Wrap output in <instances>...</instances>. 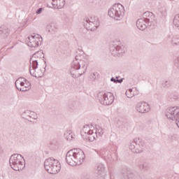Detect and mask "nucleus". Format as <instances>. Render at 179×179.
I'll use <instances>...</instances> for the list:
<instances>
[{
  "label": "nucleus",
  "mask_w": 179,
  "mask_h": 179,
  "mask_svg": "<svg viewBox=\"0 0 179 179\" xmlns=\"http://www.w3.org/2000/svg\"><path fill=\"white\" fill-rule=\"evenodd\" d=\"M129 149L133 153H142L145 149V143L142 139L136 138L130 143Z\"/></svg>",
  "instance_id": "7"
},
{
  "label": "nucleus",
  "mask_w": 179,
  "mask_h": 179,
  "mask_svg": "<svg viewBox=\"0 0 179 179\" xmlns=\"http://www.w3.org/2000/svg\"><path fill=\"white\" fill-rule=\"evenodd\" d=\"M127 178L128 179H138L139 178V176H135V174L134 173H129L128 176H127Z\"/></svg>",
  "instance_id": "35"
},
{
  "label": "nucleus",
  "mask_w": 179,
  "mask_h": 179,
  "mask_svg": "<svg viewBox=\"0 0 179 179\" xmlns=\"http://www.w3.org/2000/svg\"><path fill=\"white\" fill-rule=\"evenodd\" d=\"M24 162V159L19 154H14L10 157V166L15 171H20L24 169V162Z\"/></svg>",
  "instance_id": "4"
},
{
  "label": "nucleus",
  "mask_w": 179,
  "mask_h": 179,
  "mask_svg": "<svg viewBox=\"0 0 179 179\" xmlns=\"http://www.w3.org/2000/svg\"><path fill=\"white\" fill-rule=\"evenodd\" d=\"M99 26H100V22L97 21H95V22H84L85 29L91 31H94Z\"/></svg>",
  "instance_id": "19"
},
{
  "label": "nucleus",
  "mask_w": 179,
  "mask_h": 179,
  "mask_svg": "<svg viewBox=\"0 0 179 179\" xmlns=\"http://www.w3.org/2000/svg\"><path fill=\"white\" fill-rule=\"evenodd\" d=\"M46 29L48 30L49 33L54 34L58 31V25L54 22H52L47 25Z\"/></svg>",
  "instance_id": "21"
},
{
  "label": "nucleus",
  "mask_w": 179,
  "mask_h": 179,
  "mask_svg": "<svg viewBox=\"0 0 179 179\" xmlns=\"http://www.w3.org/2000/svg\"><path fill=\"white\" fill-rule=\"evenodd\" d=\"M22 117L24 120H27L28 121H30V122H31V120L30 119L37 120V117H36L37 115H36V113L31 112L29 110H25L24 112H23L22 114Z\"/></svg>",
  "instance_id": "18"
},
{
  "label": "nucleus",
  "mask_w": 179,
  "mask_h": 179,
  "mask_svg": "<svg viewBox=\"0 0 179 179\" xmlns=\"http://www.w3.org/2000/svg\"><path fill=\"white\" fill-rule=\"evenodd\" d=\"M110 82H113L114 83H118V77H116V78L112 77L110 78Z\"/></svg>",
  "instance_id": "38"
},
{
  "label": "nucleus",
  "mask_w": 179,
  "mask_h": 179,
  "mask_svg": "<svg viewBox=\"0 0 179 179\" xmlns=\"http://www.w3.org/2000/svg\"><path fill=\"white\" fill-rule=\"evenodd\" d=\"M45 64H47V62H45Z\"/></svg>",
  "instance_id": "44"
},
{
  "label": "nucleus",
  "mask_w": 179,
  "mask_h": 179,
  "mask_svg": "<svg viewBox=\"0 0 179 179\" xmlns=\"http://www.w3.org/2000/svg\"><path fill=\"white\" fill-rule=\"evenodd\" d=\"M170 99L173 100H178L179 96L178 94H172L169 96Z\"/></svg>",
  "instance_id": "34"
},
{
  "label": "nucleus",
  "mask_w": 179,
  "mask_h": 179,
  "mask_svg": "<svg viewBox=\"0 0 179 179\" xmlns=\"http://www.w3.org/2000/svg\"><path fill=\"white\" fill-rule=\"evenodd\" d=\"M52 5L55 8V6L58 7V0H52Z\"/></svg>",
  "instance_id": "37"
},
{
  "label": "nucleus",
  "mask_w": 179,
  "mask_h": 179,
  "mask_svg": "<svg viewBox=\"0 0 179 179\" xmlns=\"http://www.w3.org/2000/svg\"><path fill=\"white\" fill-rule=\"evenodd\" d=\"M169 38L171 37V35H169Z\"/></svg>",
  "instance_id": "43"
},
{
  "label": "nucleus",
  "mask_w": 179,
  "mask_h": 179,
  "mask_svg": "<svg viewBox=\"0 0 179 179\" xmlns=\"http://www.w3.org/2000/svg\"><path fill=\"white\" fill-rule=\"evenodd\" d=\"M65 6V0H57V8L61 9Z\"/></svg>",
  "instance_id": "31"
},
{
  "label": "nucleus",
  "mask_w": 179,
  "mask_h": 179,
  "mask_svg": "<svg viewBox=\"0 0 179 179\" xmlns=\"http://www.w3.org/2000/svg\"><path fill=\"white\" fill-rule=\"evenodd\" d=\"M10 33L9 32V29L5 25L0 27V36L3 38H6Z\"/></svg>",
  "instance_id": "22"
},
{
  "label": "nucleus",
  "mask_w": 179,
  "mask_h": 179,
  "mask_svg": "<svg viewBox=\"0 0 179 179\" xmlns=\"http://www.w3.org/2000/svg\"><path fill=\"white\" fill-rule=\"evenodd\" d=\"M78 54L76 55L75 59L71 63V69L70 71L71 78L76 79L83 75L87 69V58L83 56V51L79 50Z\"/></svg>",
  "instance_id": "1"
},
{
  "label": "nucleus",
  "mask_w": 179,
  "mask_h": 179,
  "mask_svg": "<svg viewBox=\"0 0 179 179\" xmlns=\"http://www.w3.org/2000/svg\"><path fill=\"white\" fill-rule=\"evenodd\" d=\"M96 173L97 174L100 175L101 174V173H103L104 171V165L101 164H98L97 166V168H96Z\"/></svg>",
  "instance_id": "28"
},
{
  "label": "nucleus",
  "mask_w": 179,
  "mask_h": 179,
  "mask_svg": "<svg viewBox=\"0 0 179 179\" xmlns=\"http://www.w3.org/2000/svg\"><path fill=\"white\" fill-rule=\"evenodd\" d=\"M64 138L66 141H71L73 140V132L72 130H66L64 132Z\"/></svg>",
  "instance_id": "24"
},
{
  "label": "nucleus",
  "mask_w": 179,
  "mask_h": 179,
  "mask_svg": "<svg viewBox=\"0 0 179 179\" xmlns=\"http://www.w3.org/2000/svg\"><path fill=\"white\" fill-rule=\"evenodd\" d=\"M97 99L103 106H110L114 103V94L111 92H101L97 94Z\"/></svg>",
  "instance_id": "6"
},
{
  "label": "nucleus",
  "mask_w": 179,
  "mask_h": 179,
  "mask_svg": "<svg viewBox=\"0 0 179 179\" xmlns=\"http://www.w3.org/2000/svg\"><path fill=\"white\" fill-rule=\"evenodd\" d=\"M169 1H173V0H169Z\"/></svg>",
  "instance_id": "46"
},
{
  "label": "nucleus",
  "mask_w": 179,
  "mask_h": 179,
  "mask_svg": "<svg viewBox=\"0 0 179 179\" xmlns=\"http://www.w3.org/2000/svg\"><path fill=\"white\" fill-rule=\"evenodd\" d=\"M34 58H37L38 59H41V58H44V54L41 52H37L33 55Z\"/></svg>",
  "instance_id": "29"
},
{
  "label": "nucleus",
  "mask_w": 179,
  "mask_h": 179,
  "mask_svg": "<svg viewBox=\"0 0 179 179\" xmlns=\"http://www.w3.org/2000/svg\"><path fill=\"white\" fill-rule=\"evenodd\" d=\"M66 162L69 166L76 165V157L75 155V148L69 150L66 155Z\"/></svg>",
  "instance_id": "11"
},
{
  "label": "nucleus",
  "mask_w": 179,
  "mask_h": 179,
  "mask_svg": "<svg viewBox=\"0 0 179 179\" xmlns=\"http://www.w3.org/2000/svg\"><path fill=\"white\" fill-rule=\"evenodd\" d=\"M172 45H179V35H174L171 41Z\"/></svg>",
  "instance_id": "27"
},
{
  "label": "nucleus",
  "mask_w": 179,
  "mask_h": 179,
  "mask_svg": "<svg viewBox=\"0 0 179 179\" xmlns=\"http://www.w3.org/2000/svg\"><path fill=\"white\" fill-rule=\"evenodd\" d=\"M166 116L169 120L176 121L177 127L179 128V108L177 106L169 107L166 110Z\"/></svg>",
  "instance_id": "8"
},
{
  "label": "nucleus",
  "mask_w": 179,
  "mask_h": 179,
  "mask_svg": "<svg viewBox=\"0 0 179 179\" xmlns=\"http://www.w3.org/2000/svg\"><path fill=\"white\" fill-rule=\"evenodd\" d=\"M148 26H150L145 18H140L136 21V27L139 30H145L147 29Z\"/></svg>",
  "instance_id": "20"
},
{
  "label": "nucleus",
  "mask_w": 179,
  "mask_h": 179,
  "mask_svg": "<svg viewBox=\"0 0 179 179\" xmlns=\"http://www.w3.org/2000/svg\"><path fill=\"white\" fill-rule=\"evenodd\" d=\"M126 96L128 99H132L134 97V94H132V89H129V90L126 91Z\"/></svg>",
  "instance_id": "33"
},
{
  "label": "nucleus",
  "mask_w": 179,
  "mask_h": 179,
  "mask_svg": "<svg viewBox=\"0 0 179 179\" xmlns=\"http://www.w3.org/2000/svg\"><path fill=\"white\" fill-rule=\"evenodd\" d=\"M45 170L50 174H57L61 170L59 162L54 159V157L48 158L44 162Z\"/></svg>",
  "instance_id": "3"
},
{
  "label": "nucleus",
  "mask_w": 179,
  "mask_h": 179,
  "mask_svg": "<svg viewBox=\"0 0 179 179\" xmlns=\"http://www.w3.org/2000/svg\"><path fill=\"white\" fill-rule=\"evenodd\" d=\"M24 82L27 83V80L23 77H20L16 80L15 85L19 92H27V89L24 88Z\"/></svg>",
  "instance_id": "14"
},
{
  "label": "nucleus",
  "mask_w": 179,
  "mask_h": 179,
  "mask_svg": "<svg viewBox=\"0 0 179 179\" xmlns=\"http://www.w3.org/2000/svg\"><path fill=\"white\" fill-rule=\"evenodd\" d=\"M43 43V37L39 34H34L27 38V44L28 47L36 48Z\"/></svg>",
  "instance_id": "9"
},
{
  "label": "nucleus",
  "mask_w": 179,
  "mask_h": 179,
  "mask_svg": "<svg viewBox=\"0 0 179 179\" xmlns=\"http://www.w3.org/2000/svg\"><path fill=\"white\" fill-rule=\"evenodd\" d=\"M31 69L29 68V72L31 76H34V78H43L44 76V72H45V68H43V69Z\"/></svg>",
  "instance_id": "16"
},
{
  "label": "nucleus",
  "mask_w": 179,
  "mask_h": 179,
  "mask_svg": "<svg viewBox=\"0 0 179 179\" xmlns=\"http://www.w3.org/2000/svg\"><path fill=\"white\" fill-rule=\"evenodd\" d=\"M93 76L96 77V76H99V73L96 72L93 73Z\"/></svg>",
  "instance_id": "40"
},
{
  "label": "nucleus",
  "mask_w": 179,
  "mask_h": 179,
  "mask_svg": "<svg viewBox=\"0 0 179 179\" xmlns=\"http://www.w3.org/2000/svg\"><path fill=\"white\" fill-rule=\"evenodd\" d=\"M24 89H29L30 87V85H31L29 80H27V82H24Z\"/></svg>",
  "instance_id": "36"
},
{
  "label": "nucleus",
  "mask_w": 179,
  "mask_h": 179,
  "mask_svg": "<svg viewBox=\"0 0 179 179\" xmlns=\"http://www.w3.org/2000/svg\"><path fill=\"white\" fill-rule=\"evenodd\" d=\"M136 110L141 114H144L150 111V107L146 102H138L136 106Z\"/></svg>",
  "instance_id": "13"
},
{
  "label": "nucleus",
  "mask_w": 179,
  "mask_h": 179,
  "mask_svg": "<svg viewBox=\"0 0 179 179\" xmlns=\"http://www.w3.org/2000/svg\"><path fill=\"white\" fill-rule=\"evenodd\" d=\"M162 86L164 89H169V87H171V81L169 79L164 80L162 83Z\"/></svg>",
  "instance_id": "25"
},
{
  "label": "nucleus",
  "mask_w": 179,
  "mask_h": 179,
  "mask_svg": "<svg viewBox=\"0 0 179 179\" xmlns=\"http://www.w3.org/2000/svg\"><path fill=\"white\" fill-rule=\"evenodd\" d=\"M76 155V163L77 166H80L85 160V152L80 148H74Z\"/></svg>",
  "instance_id": "12"
},
{
  "label": "nucleus",
  "mask_w": 179,
  "mask_h": 179,
  "mask_svg": "<svg viewBox=\"0 0 179 179\" xmlns=\"http://www.w3.org/2000/svg\"><path fill=\"white\" fill-rule=\"evenodd\" d=\"M29 68H33V69H37L38 68V59L34 57V55L30 59V66Z\"/></svg>",
  "instance_id": "23"
},
{
  "label": "nucleus",
  "mask_w": 179,
  "mask_h": 179,
  "mask_svg": "<svg viewBox=\"0 0 179 179\" xmlns=\"http://www.w3.org/2000/svg\"><path fill=\"white\" fill-rule=\"evenodd\" d=\"M96 22H99V18L94 16L90 18H85L84 23H96Z\"/></svg>",
  "instance_id": "26"
},
{
  "label": "nucleus",
  "mask_w": 179,
  "mask_h": 179,
  "mask_svg": "<svg viewBox=\"0 0 179 179\" xmlns=\"http://www.w3.org/2000/svg\"><path fill=\"white\" fill-rule=\"evenodd\" d=\"M93 78H95L96 77H92Z\"/></svg>",
  "instance_id": "45"
},
{
  "label": "nucleus",
  "mask_w": 179,
  "mask_h": 179,
  "mask_svg": "<svg viewBox=\"0 0 179 179\" xmlns=\"http://www.w3.org/2000/svg\"><path fill=\"white\" fill-rule=\"evenodd\" d=\"M139 168H140L141 170H148V169H149V166L148 165V163L144 162V163H141V164L139 165Z\"/></svg>",
  "instance_id": "32"
},
{
  "label": "nucleus",
  "mask_w": 179,
  "mask_h": 179,
  "mask_svg": "<svg viewBox=\"0 0 179 179\" xmlns=\"http://www.w3.org/2000/svg\"><path fill=\"white\" fill-rule=\"evenodd\" d=\"M173 24L176 27H179V14L174 17Z\"/></svg>",
  "instance_id": "30"
},
{
  "label": "nucleus",
  "mask_w": 179,
  "mask_h": 179,
  "mask_svg": "<svg viewBox=\"0 0 179 179\" xmlns=\"http://www.w3.org/2000/svg\"><path fill=\"white\" fill-rule=\"evenodd\" d=\"M43 12V8H39L37 10H36V15H41V13Z\"/></svg>",
  "instance_id": "39"
},
{
  "label": "nucleus",
  "mask_w": 179,
  "mask_h": 179,
  "mask_svg": "<svg viewBox=\"0 0 179 179\" xmlns=\"http://www.w3.org/2000/svg\"><path fill=\"white\" fill-rule=\"evenodd\" d=\"M145 22L149 24L150 26H152L155 23V15L152 12L147 11L143 13V18Z\"/></svg>",
  "instance_id": "17"
},
{
  "label": "nucleus",
  "mask_w": 179,
  "mask_h": 179,
  "mask_svg": "<svg viewBox=\"0 0 179 179\" xmlns=\"http://www.w3.org/2000/svg\"><path fill=\"white\" fill-rule=\"evenodd\" d=\"M108 15L115 20H121L124 17V15H125V8L120 3H115L108 10Z\"/></svg>",
  "instance_id": "2"
},
{
  "label": "nucleus",
  "mask_w": 179,
  "mask_h": 179,
  "mask_svg": "<svg viewBox=\"0 0 179 179\" xmlns=\"http://www.w3.org/2000/svg\"><path fill=\"white\" fill-rule=\"evenodd\" d=\"M94 127L86 124L83 127L80 131L81 136L84 139H88L90 141V135H93Z\"/></svg>",
  "instance_id": "10"
},
{
  "label": "nucleus",
  "mask_w": 179,
  "mask_h": 179,
  "mask_svg": "<svg viewBox=\"0 0 179 179\" xmlns=\"http://www.w3.org/2000/svg\"><path fill=\"white\" fill-rule=\"evenodd\" d=\"M109 50L113 57H122L125 52V47L121 44V41H115L109 47Z\"/></svg>",
  "instance_id": "5"
},
{
  "label": "nucleus",
  "mask_w": 179,
  "mask_h": 179,
  "mask_svg": "<svg viewBox=\"0 0 179 179\" xmlns=\"http://www.w3.org/2000/svg\"><path fill=\"white\" fill-rule=\"evenodd\" d=\"M122 80H124L123 78H121L120 80H118L117 83H122Z\"/></svg>",
  "instance_id": "41"
},
{
  "label": "nucleus",
  "mask_w": 179,
  "mask_h": 179,
  "mask_svg": "<svg viewBox=\"0 0 179 179\" xmlns=\"http://www.w3.org/2000/svg\"><path fill=\"white\" fill-rule=\"evenodd\" d=\"M164 6H165V8H167V6L166 5V4H164Z\"/></svg>",
  "instance_id": "42"
},
{
  "label": "nucleus",
  "mask_w": 179,
  "mask_h": 179,
  "mask_svg": "<svg viewBox=\"0 0 179 179\" xmlns=\"http://www.w3.org/2000/svg\"><path fill=\"white\" fill-rule=\"evenodd\" d=\"M103 134H104V130L98 126L96 129H94L93 134L90 136V142H93L98 136H103Z\"/></svg>",
  "instance_id": "15"
}]
</instances>
